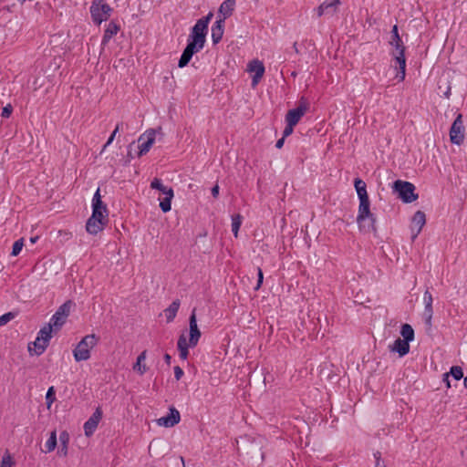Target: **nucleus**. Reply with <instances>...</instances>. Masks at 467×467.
I'll return each mask as SVG.
<instances>
[{
	"instance_id": "obj_53",
	"label": "nucleus",
	"mask_w": 467,
	"mask_h": 467,
	"mask_svg": "<svg viewBox=\"0 0 467 467\" xmlns=\"http://www.w3.org/2000/svg\"><path fill=\"white\" fill-rule=\"evenodd\" d=\"M293 48L295 49L296 53H298V49H297V43L295 42L294 45H293Z\"/></svg>"
},
{
	"instance_id": "obj_24",
	"label": "nucleus",
	"mask_w": 467,
	"mask_h": 467,
	"mask_svg": "<svg viewBox=\"0 0 467 467\" xmlns=\"http://www.w3.org/2000/svg\"><path fill=\"white\" fill-rule=\"evenodd\" d=\"M69 434L67 431H63L59 434L60 447L57 451L58 455L67 456L69 443Z\"/></svg>"
},
{
	"instance_id": "obj_42",
	"label": "nucleus",
	"mask_w": 467,
	"mask_h": 467,
	"mask_svg": "<svg viewBox=\"0 0 467 467\" xmlns=\"http://www.w3.org/2000/svg\"><path fill=\"white\" fill-rule=\"evenodd\" d=\"M122 124L121 123H118L115 130H113V132L111 133V135L109 136V138L108 139L107 142L105 143V145L103 146V149L102 150H104L108 146H109L112 141L114 140V138L116 136V134L119 132V128Z\"/></svg>"
},
{
	"instance_id": "obj_27",
	"label": "nucleus",
	"mask_w": 467,
	"mask_h": 467,
	"mask_svg": "<svg viewBox=\"0 0 467 467\" xmlns=\"http://www.w3.org/2000/svg\"><path fill=\"white\" fill-rule=\"evenodd\" d=\"M179 307L180 300L176 299L164 310L167 322H171L175 318Z\"/></svg>"
},
{
	"instance_id": "obj_56",
	"label": "nucleus",
	"mask_w": 467,
	"mask_h": 467,
	"mask_svg": "<svg viewBox=\"0 0 467 467\" xmlns=\"http://www.w3.org/2000/svg\"><path fill=\"white\" fill-rule=\"evenodd\" d=\"M18 1L21 2V3H24L26 0H18Z\"/></svg>"
},
{
	"instance_id": "obj_37",
	"label": "nucleus",
	"mask_w": 467,
	"mask_h": 467,
	"mask_svg": "<svg viewBox=\"0 0 467 467\" xmlns=\"http://www.w3.org/2000/svg\"><path fill=\"white\" fill-rule=\"evenodd\" d=\"M449 375H451L454 379L460 380L463 377L462 368L459 366H453L451 368Z\"/></svg>"
},
{
	"instance_id": "obj_39",
	"label": "nucleus",
	"mask_w": 467,
	"mask_h": 467,
	"mask_svg": "<svg viewBox=\"0 0 467 467\" xmlns=\"http://www.w3.org/2000/svg\"><path fill=\"white\" fill-rule=\"evenodd\" d=\"M55 400H56V392H55L54 387L52 386L47 389V394H46V400H47V408H50L51 404L55 401Z\"/></svg>"
},
{
	"instance_id": "obj_13",
	"label": "nucleus",
	"mask_w": 467,
	"mask_h": 467,
	"mask_svg": "<svg viewBox=\"0 0 467 467\" xmlns=\"http://www.w3.org/2000/svg\"><path fill=\"white\" fill-rule=\"evenodd\" d=\"M189 325H190L189 346L192 348L197 345V343L201 337V331L199 330L198 326H197L195 309L192 310V312L190 316Z\"/></svg>"
},
{
	"instance_id": "obj_20",
	"label": "nucleus",
	"mask_w": 467,
	"mask_h": 467,
	"mask_svg": "<svg viewBox=\"0 0 467 467\" xmlns=\"http://www.w3.org/2000/svg\"><path fill=\"white\" fill-rule=\"evenodd\" d=\"M224 24V18H219L212 26V40L214 45L218 44L223 38Z\"/></svg>"
},
{
	"instance_id": "obj_17",
	"label": "nucleus",
	"mask_w": 467,
	"mask_h": 467,
	"mask_svg": "<svg viewBox=\"0 0 467 467\" xmlns=\"http://www.w3.org/2000/svg\"><path fill=\"white\" fill-rule=\"evenodd\" d=\"M339 0H326L317 7V16H322L323 15H334L337 11Z\"/></svg>"
},
{
	"instance_id": "obj_36",
	"label": "nucleus",
	"mask_w": 467,
	"mask_h": 467,
	"mask_svg": "<svg viewBox=\"0 0 467 467\" xmlns=\"http://www.w3.org/2000/svg\"><path fill=\"white\" fill-rule=\"evenodd\" d=\"M242 216L240 214H234L232 216V232L235 237L238 236V232L242 224Z\"/></svg>"
},
{
	"instance_id": "obj_18",
	"label": "nucleus",
	"mask_w": 467,
	"mask_h": 467,
	"mask_svg": "<svg viewBox=\"0 0 467 467\" xmlns=\"http://www.w3.org/2000/svg\"><path fill=\"white\" fill-rule=\"evenodd\" d=\"M120 29V26L116 21H110L104 31V35L101 40V46L105 47L110 41V39L118 34Z\"/></svg>"
},
{
	"instance_id": "obj_23",
	"label": "nucleus",
	"mask_w": 467,
	"mask_h": 467,
	"mask_svg": "<svg viewBox=\"0 0 467 467\" xmlns=\"http://www.w3.org/2000/svg\"><path fill=\"white\" fill-rule=\"evenodd\" d=\"M234 7L235 0H225L221 4L219 7V13L223 16V18H224L225 20L233 15Z\"/></svg>"
},
{
	"instance_id": "obj_1",
	"label": "nucleus",
	"mask_w": 467,
	"mask_h": 467,
	"mask_svg": "<svg viewBox=\"0 0 467 467\" xmlns=\"http://www.w3.org/2000/svg\"><path fill=\"white\" fill-rule=\"evenodd\" d=\"M391 38L389 45L394 47L391 55L399 66V71L396 78L399 81H403L406 76V57H405V46L400 36L398 26L394 25L391 29Z\"/></svg>"
},
{
	"instance_id": "obj_33",
	"label": "nucleus",
	"mask_w": 467,
	"mask_h": 467,
	"mask_svg": "<svg viewBox=\"0 0 467 467\" xmlns=\"http://www.w3.org/2000/svg\"><path fill=\"white\" fill-rule=\"evenodd\" d=\"M400 335L409 343L414 340V330L410 324H403L401 326Z\"/></svg>"
},
{
	"instance_id": "obj_38",
	"label": "nucleus",
	"mask_w": 467,
	"mask_h": 467,
	"mask_svg": "<svg viewBox=\"0 0 467 467\" xmlns=\"http://www.w3.org/2000/svg\"><path fill=\"white\" fill-rule=\"evenodd\" d=\"M23 246H24V239L23 238H20L17 241H16L12 247L11 255L12 256L18 255L20 254Z\"/></svg>"
},
{
	"instance_id": "obj_3",
	"label": "nucleus",
	"mask_w": 467,
	"mask_h": 467,
	"mask_svg": "<svg viewBox=\"0 0 467 467\" xmlns=\"http://www.w3.org/2000/svg\"><path fill=\"white\" fill-rule=\"evenodd\" d=\"M99 337L94 335H87L77 345L73 350V356L76 361L88 360L90 358V350L97 345Z\"/></svg>"
},
{
	"instance_id": "obj_12",
	"label": "nucleus",
	"mask_w": 467,
	"mask_h": 467,
	"mask_svg": "<svg viewBox=\"0 0 467 467\" xmlns=\"http://www.w3.org/2000/svg\"><path fill=\"white\" fill-rule=\"evenodd\" d=\"M307 110V104L301 101L298 107L288 110L285 116V121L292 125H296L300 119L305 115Z\"/></svg>"
},
{
	"instance_id": "obj_9",
	"label": "nucleus",
	"mask_w": 467,
	"mask_h": 467,
	"mask_svg": "<svg viewBox=\"0 0 467 467\" xmlns=\"http://www.w3.org/2000/svg\"><path fill=\"white\" fill-rule=\"evenodd\" d=\"M204 47V44H201L195 41L188 40L186 47L184 48L179 62L178 67L182 68L186 67L191 61L192 56L200 52Z\"/></svg>"
},
{
	"instance_id": "obj_7",
	"label": "nucleus",
	"mask_w": 467,
	"mask_h": 467,
	"mask_svg": "<svg viewBox=\"0 0 467 467\" xmlns=\"http://www.w3.org/2000/svg\"><path fill=\"white\" fill-rule=\"evenodd\" d=\"M152 189L160 191L165 197L160 202V208L163 213H168L171 209V200L173 198V190L171 187H167L162 184L161 179L155 178L150 182Z\"/></svg>"
},
{
	"instance_id": "obj_31",
	"label": "nucleus",
	"mask_w": 467,
	"mask_h": 467,
	"mask_svg": "<svg viewBox=\"0 0 467 467\" xmlns=\"http://www.w3.org/2000/svg\"><path fill=\"white\" fill-rule=\"evenodd\" d=\"M354 185L359 200L368 198L367 192V185L364 181L359 178H356L354 181Z\"/></svg>"
},
{
	"instance_id": "obj_29",
	"label": "nucleus",
	"mask_w": 467,
	"mask_h": 467,
	"mask_svg": "<svg viewBox=\"0 0 467 467\" xmlns=\"http://www.w3.org/2000/svg\"><path fill=\"white\" fill-rule=\"evenodd\" d=\"M177 347H178V349L180 352V358L182 359H186L189 355L188 348L190 346H189V343H187V340H186V337L184 335H181L179 337V339L177 342Z\"/></svg>"
},
{
	"instance_id": "obj_14",
	"label": "nucleus",
	"mask_w": 467,
	"mask_h": 467,
	"mask_svg": "<svg viewBox=\"0 0 467 467\" xmlns=\"http://www.w3.org/2000/svg\"><path fill=\"white\" fill-rule=\"evenodd\" d=\"M170 412L167 416L158 419L157 422L160 426L173 427L178 424L181 420L180 412L174 407L170 408Z\"/></svg>"
},
{
	"instance_id": "obj_45",
	"label": "nucleus",
	"mask_w": 467,
	"mask_h": 467,
	"mask_svg": "<svg viewBox=\"0 0 467 467\" xmlns=\"http://www.w3.org/2000/svg\"><path fill=\"white\" fill-rule=\"evenodd\" d=\"M296 125H292L291 123L289 122H286V126L283 131V136L284 138H286L288 137L289 135H291L293 133V130H294V127Z\"/></svg>"
},
{
	"instance_id": "obj_52",
	"label": "nucleus",
	"mask_w": 467,
	"mask_h": 467,
	"mask_svg": "<svg viewBox=\"0 0 467 467\" xmlns=\"http://www.w3.org/2000/svg\"><path fill=\"white\" fill-rule=\"evenodd\" d=\"M38 238H39L38 236L31 237V238H30V243H31V244H35V243L38 240Z\"/></svg>"
},
{
	"instance_id": "obj_32",
	"label": "nucleus",
	"mask_w": 467,
	"mask_h": 467,
	"mask_svg": "<svg viewBox=\"0 0 467 467\" xmlns=\"http://www.w3.org/2000/svg\"><path fill=\"white\" fill-rule=\"evenodd\" d=\"M147 351H142L137 358V361L133 366V369L138 371L140 375L144 374L147 371V367L145 364H141L146 359Z\"/></svg>"
},
{
	"instance_id": "obj_35",
	"label": "nucleus",
	"mask_w": 467,
	"mask_h": 467,
	"mask_svg": "<svg viewBox=\"0 0 467 467\" xmlns=\"http://www.w3.org/2000/svg\"><path fill=\"white\" fill-rule=\"evenodd\" d=\"M57 444V431H53L50 433V436L48 440L46 441L45 447H46V452H51L53 451Z\"/></svg>"
},
{
	"instance_id": "obj_2",
	"label": "nucleus",
	"mask_w": 467,
	"mask_h": 467,
	"mask_svg": "<svg viewBox=\"0 0 467 467\" xmlns=\"http://www.w3.org/2000/svg\"><path fill=\"white\" fill-rule=\"evenodd\" d=\"M357 223L360 231L369 233L375 232L376 217L370 212L369 198L359 200L358 213L357 216Z\"/></svg>"
},
{
	"instance_id": "obj_26",
	"label": "nucleus",
	"mask_w": 467,
	"mask_h": 467,
	"mask_svg": "<svg viewBox=\"0 0 467 467\" xmlns=\"http://www.w3.org/2000/svg\"><path fill=\"white\" fill-rule=\"evenodd\" d=\"M425 223V213L421 211H417L412 217V223L418 227L416 234L413 235V238H415L420 233Z\"/></svg>"
},
{
	"instance_id": "obj_22",
	"label": "nucleus",
	"mask_w": 467,
	"mask_h": 467,
	"mask_svg": "<svg viewBox=\"0 0 467 467\" xmlns=\"http://www.w3.org/2000/svg\"><path fill=\"white\" fill-rule=\"evenodd\" d=\"M105 226L106 223H104L102 221L99 220V222H97L96 219H93V217L90 216L87 221L86 230L90 234H97L102 231Z\"/></svg>"
},
{
	"instance_id": "obj_5",
	"label": "nucleus",
	"mask_w": 467,
	"mask_h": 467,
	"mask_svg": "<svg viewBox=\"0 0 467 467\" xmlns=\"http://www.w3.org/2000/svg\"><path fill=\"white\" fill-rule=\"evenodd\" d=\"M393 191L398 193V197L405 203H410L419 198L415 193V185L410 182L397 180L393 183Z\"/></svg>"
},
{
	"instance_id": "obj_19",
	"label": "nucleus",
	"mask_w": 467,
	"mask_h": 467,
	"mask_svg": "<svg viewBox=\"0 0 467 467\" xmlns=\"http://www.w3.org/2000/svg\"><path fill=\"white\" fill-rule=\"evenodd\" d=\"M248 69L251 72H254V75L253 77V86L256 85L259 81V79L262 78L264 73H265V66L263 62L259 60H253L248 65Z\"/></svg>"
},
{
	"instance_id": "obj_6",
	"label": "nucleus",
	"mask_w": 467,
	"mask_h": 467,
	"mask_svg": "<svg viewBox=\"0 0 467 467\" xmlns=\"http://www.w3.org/2000/svg\"><path fill=\"white\" fill-rule=\"evenodd\" d=\"M112 12V8L103 3V0H93L90 6V14L93 22L96 25H100L103 21H106Z\"/></svg>"
},
{
	"instance_id": "obj_25",
	"label": "nucleus",
	"mask_w": 467,
	"mask_h": 467,
	"mask_svg": "<svg viewBox=\"0 0 467 467\" xmlns=\"http://www.w3.org/2000/svg\"><path fill=\"white\" fill-rule=\"evenodd\" d=\"M108 215H109V213H108L107 207H99V206L92 207L91 217H93V219H96L97 222H99V220H100L104 223L107 224L109 222Z\"/></svg>"
},
{
	"instance_id": "obj_48",
	"label": "nucleus",
	"mask_w": 467,
	"mask_h": 467,
	"mask_svg": "<svg viewBox=\"0 0 467 467\" xmlns=\"http://www.w3.org/2000/svg\"><path fill=\"white\" fill-rule=\"evenodd\" d=\"M212 195L213 198H217L219 195V186L216 184L212 188Z\"/></svg>"
},
{
	"instance_id": "obj_16",
	"label": "nucleus",
	"mask_w": 467,
	"mask_h": 467,
	"mask_svg": "<svg viewBox=\"0 0 467 467\" xmlns=\"http://www.w3.org/2000/svg\"><path fill=\"white\" fill-rule=\"evenodd\" d=\"M155 135H156L155 130L150 129L143 135H141L140 137L139 141H141L143 140L144 136L146 137V140L141 142L139 146V149H140L139 156H142L150 150V147L154 143Z\"/></svg>"
},
{
	"instance_id": "obj_4",
	"label": "nucleus",
	"mask_w": 467,
	"mask_h": 467,
	"mask_svg": "<svg viewBox=\"0 0 467 467\" xmlns=\"http://www.w3.org/2000/svg\"><path fill=\"white\" fill-rule=\"evenodd\" d=\"M213 16V14L212 12H209L207 16L197 20V22L192 28L188 40L195 41L201 44H205L206 35L208 32V25Z\"/></svg>"
},
{
	"instance_id": "obj_28",
	"label": "nucleus",
	"mask_w": 467,
	"mask_h": 467,
	"mask_svg": "<svg viewBox=\"0 0 467 467\" xmlns=\"http://www.w3.org/2000/svg\"><path fill=\"white\" fill-rule=\"evenodd\" d=\"M31 345H34V352L36 355L39 356L41 355L42 353H44V351L46 350V348H47L48 344L46 343L45 341H43L42 338H39L38 337H36V340L33 342V343H29L28 344V351L31 353L32 352V347Z\"/></svg>"
},
{
	"instance_id": "obj_49",
	"label": "nucleus",
	"mask_w": 467,
	"mask_h": 467,
	"mask_svg": "<svg viewBox=\"0 0 467 467\" xmlns=\"http://www.w3.org/2000/svg\"><path fill=\"white\" fill-rule=\"evenodd\" d=\"M285 138H284V137H282L281 139H279V140L276 141V143H275V147H276L277 149H281V148L283 147L284 143H285Z\"/></svg>"
},
{
	"instance_id": "obj_51",
	"label": "nucleus",
	"mask_w": 467,
	"mask_h": 467,
	"mask_svg": "<svg viewBox=\"0 0 467 467\" xmlns=\"http://www.w3.org/2000/svg\"><path fill=\"white\" fill-rule=\"evenodd\" d=\"M163 358H164V360H165L166 364H167L168 366H170L171 357L169 354H167V353H166V354L164 355V357H163Z\"/></svg>"
},
{
	"instance_id": "obj_41",
	"label": "nucleus",
	"mask_w": 467,
	"mask_h": 467,
	"mask_svg": "<svg viewBox=\"0 0 467 467\" xmlns=\"http://www.w3.org/2000/svg\"><path fill=\"white\" fill-rule=\"evenodd\" d=\"M15 314L13 312H8L0 317V327L5 326L9 321H11L13 318H15Z\"/></svg>"
},
{
	"instance_id": "obj_46",
	"label": "nucleus",
	"mask_w": 467,
	"mask_h": 467,
	"mask_svg": "<svg viewBox=\"0 0 467 467\" xmlns=\"http://www.w3.org/2000/svg\"><path fill=\"white\" fill-rule=\"evenodd\" d=\"M257 275H258V278H257V284H256V286L254 287L255 290H258L262 284H263V280H264V274H263V271L260 267L257 268Z\"/></svg>"
},
{
	"instance_id": "obj_47",
	"label": "nucleus",
	"mask_w": 467,
	"mask_h": 467,
	"mask_svg": "<svg viewBox=\"0 0 467 467\" xmlns=\"http://www.w3.org/2000/svg\"><path fill=\"white\" fill-rule=\"evenodd\" d=\"M184 372L182 368L179 366L174 367V376L176 380H180L182 377L183 376Z\"/></svg>"
},
{
	"instance_id": "obj_43",
	"label": "nucleus",
	"mask_w": 467,
	"mask_h": 467,
	"mask_svg": "<svg viewBox=\"0 0 467 467\" xmlns=\"http://www.w3.org/2000/svg\"><path fill=\"white\" fill-rule=\"evenodd\" d=\"M12 465L13 462L11 455L8 452H6L0 462V467H12Z\"/></svg>"
},
{
	"instance_id": "obj_10",
	"label": "nucleus",
	"mask_w": 467,
	"mask_h": 467,
	"mask_svg": "<svg viewBox=\"0 0 467 467\" xmlns=\"http://www.w3.org/2000/svg\"><path fill=\"white\" fill-rule=\"evenodd\" d=\"M450 139L453 144L461 145L464 140V126L462 122V115L458 114L456 119H454L451 130H450Z\"/></svg>"
},
{
	"instance_id": "obj_30",
	"label": "nucleus",
	"mask_w": 467,
	"mask_h": 467,
	"mask_svg": "<svg viewBox=\"0 0 467 467\" xmlns=\"http://www.w3.org/2000/svg\"><path fill=\"white\" fill-rule=\"evenodd\" d=\"M53 330H55L54 325L51 322H49L39 330L37 337L39 338H42L43 341L48 344L52 337Z\"/></svg>"
},
{
	"instance_id": "obj_44",
	"label": "nucleus",
	"mask_w": 467,
	"mask_h": 467,
	"mask_svg": "<svg viewBox=\"0 0 467 467\" xmlns=\"http://www.w3.org/2000/svg\"><path fill=\"white\" fill-rule=\"evenodd\" d=\"M13 112V107L11 104H7L5 107L3 108L1 112V117L3 118H9Z\"/></svg>"
},
{
	"instance_id": "obj_50",
	"label": "nucleus",
	"mask_w": 467,
	"mask_h": 467,
	"mask_svg": "<svg viewBox=\"0 0 467 467\" xmlns=\"http://www.w3.org/2000/svg\"><path fill=\"white\" fill-rule=\"evenodd\" d=\"M449 373H445L443 375V381L446 383L447 388H451L450 380H449Z\"/></svg>"
},
{
	"instance_id": "obj_21",
	"label": "nucleus",
	"mask_w": 467,
	"mask_h": 467,
	"mask_svg": "<svg viewBox=\"0 0 467 467\" xmlns=\"http://www.w3.org/2000/svg\"><path fill=\"white\" fill-rule=\"evenodd\" d=\"M392 352H397L400 357H404L410 352V343L403 338H397L393 345L389 346Z\"/></svg>"
},
{
	"instance_id": "obj_54",
	"label": "nucleus",
	"mask_w": 467,
	"mask_h": 467,
	"mask_svg": "<svg viewBox=\"0 0 467 467\" xmlns=\"http://www.w3.org/2000/svg\"><path fill=\"white\" fill-rule=\"evenodd\" d=\"M376 467H385L384 465L381 466L380 464V462H379V459L377 460V462H376Z\"/></svg>"
},
{
	"instance_id": "obj_15",
	"label": "nucleus",
	"mask_w": 467,
	"mask_h": 467,
	"mask_svg": "<svg viewBox=\"0 0 467 467\" xmlns=\"http://www.w3.org/2000/svg\"><path fill=\"white\" fill-rule=\"evenodd\" d=\"M423 301L425 304L423 317L425 319V325L428 328L431 327V319L433 315L432 302L433 298L429 290H426L423 295Z\"/></svg>"
},
{
	"instance_id": "obj_8",
	"label": "nucleus",
	"mask_w": 467,
	"mask_h": 467,
	"mask_svg": "<svg viewBox=\"0 0 467 467\" xmlns=\"http://www.w3.org/2000/svg\"><path fill=\"white\" fill-rule=\"evenodd\" d=\"M72 307V302L70 300L66 301L62 304L56 313L52 316L50 322L54 325L55 331L59 330L61 327L66 323L67 317L69 316Z\"/></svg>"
},
{
	"instance_id": "obj_40",
	"label": "nucleus",
	"mask_w": 467,
	"mask_h": 467,
	"mask_svg": "<svg viewBox=\"0 0 467 467\" xmlns=\"http://www.w3.org/2000/svg\"><path fill=\"white\" fill-rule=\"evenodd\" d=\"M97 206H99V207H107L103 202L101 201V195H100V191H99V188L97 189L94 196H93V199H92V207H97Z\"/></svg>"
},
{
	"instance_id": "obj_11",
	"label": "nucleus",
	"mask_w": 467,
	"mask_h": 467,
	"mask_svg": "<svg viewBox=\"0 0 467 467\" xmlns=\"http://www.w3.org/2000/svg\"><path fill=\"white\" fill-rule=\"evenodd\" d=\"M101 418L102 410L100 407H98L89 419L84 423V431L86 436L89 437L95 432Z\"/></svg>"
},
{
	"instance_id": "obj_55",
	"label": "nucleus",
	"mask_w": 467,
	"mask_h": 467,
	"mask_svg": "<svg viewBox=\"0 0 467 467\" xmlns=\"http://www.w3.org/2000/svg\"><path fill=\"white\" fill-rule=\"evenodd\" d=\"M463 383L464 387L467 389V377L464 378Z\"/></svg>"
},
{
	"instance_id": "obj_34",
	"label": "nucleus",
	"mask_w": 467,
	"mask_h": 467,
	"mask_svg": "<svg viewBox=\"0 0 467 467\" xmlns=\"http://www.w3.org/2000/svg\"><path fill=\"white\" fill-rule=\"evenodd\" d=\"M438 89H439V94L440 95H442L446 99L450 98V96H451V86H450L449 81H447V80L443 81V79H440Z\"/></svg>"
}]
</instances>
